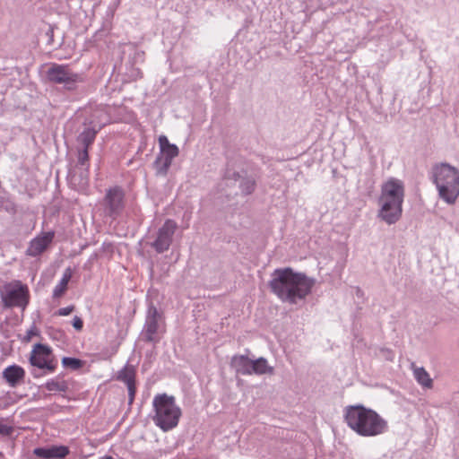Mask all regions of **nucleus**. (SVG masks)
I'll list each match as a JSON object with an SVG mask.
<instances>
[{
    "label": "nucleus",
    "instance_id": "aec40b11",
    "mask_svg": "<svg viewBox=\"0 0 459 459\" xmlns=\"http://www.w3.org/2000/svg\"><path fill=\"white\" fill-rule=\"evenodd\" d=\"M411 368L416 381L424 388H431L433 381L426 369L423 367H416L414 363L411 364Z\"/></svg>",
    "mask_w": 459,
    "mask_h": 459
},
{
    "label": "nucleus",
    "instance_id": "2f4dec72",
    "mask_svg": "<svg viewBox=\"0 0 459 459\" xmlns=\"http://www.w3.org/2000/svg\"><path fill=\"white\" fill-rule=\"evenodd\" d=\"M238 178H239V174L238 172L232 171L231 169H227V170L225 172L226 179H232L234 181H237Z\"/></svg>",
    "mask_w": 459,
    "mask_h": 459
},
{
    "label": "nucleus",
    "instance_id": "72a5a7b5",
    "mask_svg": "<svg viewBox=\"0 0 459 459\" xmlns=\"http://www.w3.org/2000/svg\"><path fill=\"white\" fill-rule=\"evenodd\" d=\"M91 125L95 126V124H93V122H91ZM98 127H99V126L96 125V128H98Z\"/></svg>",
    "mask_w": 459,
    "mask_h": 459
},
{
    "label": "nucleus",
    "instance_id": "0eeeda50",
    "mask_svg": "<svg viewBox=\"0 0 459 459\" xmlns=\"http://www.w3.org/2000/svg\"><path fill=\"white\" fill-rule=\"evenodd\" d=\"M48 81L60 84L65 90L74 91L82 82L81 74L74 72L67 65L53 64L47 72Z\"/></svg>",
    "mask_w": 459,
    "mask_h": 459
},
{
    "label": "nucleus",
    "instance_id": "cd10ccee",
    "mask_svg": "<svg viewBox=\"0 0 459 459\" xmlns=\"http://www.w3.org/2000/svg\"><path fill=\"white\" fill-rule=\"evenodd\" d=\"M74 306H68L65 307H61L57 310L56 314L58 316H65L70 315L74 311Z\"/></svg>",
    "mask_w": 459,
    "mask_h": 459
},
{
    "label": "nucleus",
    "instance_id": "393cba45",
    "mask_svg": "<svg viewBox=\"0 0 459 459\" xmlns=\"http://www.w3.org/2000/svg\"><path fill=\"white\" fill-rule=\"evenodd\" d=\"M255 180L252 178H245L240 183V188L245 195L251 194L255 189Z\"/></svg>",
    "mask_w": 459,
    "mask_h": 459
},
{
    "label": "nucleus",
    "instance_id": "f3484780",
    "mask_svg": "<svg viewBox=\"0 0 459 459\" xmlns=\"http://www.w3.org/2000/svg\"><path fill=\"white\" fill-rule=\"evenodd\" d=\"M252 364L253 359L245 355H235L231 359V366L241 375H251Z\"/></svg>",
    "mask_w": 459,
    "mask_h": 459
},
{
    "label": "nucleus",
    "instance_id": "a211bd4d",
    "mask_svg": "<svg viewBox=\"0 0 459 459\" xmlns=\"http://www.w3.org/2000/svg\"><path fill=\"white\" fill-rule=\"evenodd\" d=\"M102 126L103 125H99L98 128H96V126L87 127L78 135L77 142L82 145V149H89V147L93 143L96 134Z\"/></svg>",
    "mask_w": 459,
    "mask_h": 459
},
{
    "label": "nucleus",
    "instance_id": "1a4fd4ad",
    "mask_svg": "<svg viewBox=\"0 0 459 459\" xmlns=\"http://www.w3.org/2000/svg\"><path fill=\"white\" fill-rule=\"evenodd\" d=\"M30 362L31 366L39 369H46L49 373H53L57 366V362L52 355L50 347L41 343H36L33 346Z\"/></svg>",
    "mask_w": 459,
    "mask_h": 459
},
{
    "label": "nucleus",
    "instance_id": "9b49d317",
    "mask_svg": "<svg viewBox=\"0 0 459 459\" xmlns=\"http://www.w3.org/2000/svg\"><path fill=\"white\" fill-rule=\"evenodd\" d=\"M177 229V223L172 220H167L157 232V237L151 246L157 253L167 251L171 243Z\"/></svg>",
    "mask_w": 459,
    "mask_h": 459
},
{
    "label": "nucleus",
    "instance_id": "4468645a",
    "mask_svg": "<svg viewBox=\"0 0 459 459\" xmlns=\"http://www.w3.org/2000/svg\"><path fill=\"white\" fill-rule=\"evenodd\" d=\"M54 238L53 232H47L43 236L37 237L30 242L27 248V255L30 256H38L43 253L48 245L52 242Z\"/></svg>",
    "mask_w": 459,
    "mask_h": 459
},
{
    "label": "nucleus",
    "instance_id": "dca6fc26",
    "mask_svg": "<svg viewBox=\"0 0 459 459\" xmlns=\"http://www.w3.org/2000/svg\"><path fill=\"white\" fill-rule=\"evenodd\" d=\"M78 161H77V169L80 170V178L82 186L87 185L89 178V150L87 149H79L78 150Z\"/></svg>",
    "mask_w": 459,
    "mask_h": 459
},
{
    "label": "nucleus",
    "instance_id": "f257e3e1",
    "mask_svg": "<svg viewBox=\"0 0 459 459\" xmlns=\"http://www.w3.org/2000/svg\"><path fill=\"white\" fill-rule=\"evenodd\" d=\"M314 285V279L305 273H296L290 267L275 269L269 281L272 292L281 301L290 304L304 299Z\"/></svg>",
    "mask_w": 459,
    "mask_h": 459
},
{
    "label": "nucleus",
    "instance_id": "39448f33",
    "mask_svg": "<svg viewBox=\"0 0 459 459\" xmlns=\"http://www.w3.org/2000/svg\"><path fill=\"white\" fill-rule=\"evenodd\" d=\"M155 414L154 423L164 431L174 429L179 421L181 410L176 404L174 396L167 394H157L152 401Z\"/></svg>",
    "mask_w": 459,
    "mask_h": 459
},
{
    "label": "nucleus",
    "instance_id": "4be33fe9",
    "mask_svg": "<svg viewBox=\"0 0 459 459\" xmlns=\"http://www.w3.org/2000/svg\"><path fill=\"white\" fill-rule=\"evenodd\" d=\"M135 368L133 365H129L128 363L125 365V367L118 371L117 373V380L124 382L126 385H130L135 383Z\"/></svg>",
    "mask_w": 459,
    "mask_h": 459
},
{
    "label": "nucleus",
    "instance_id": "2eb2a0df",
    "mask_svg": "<svg viewBox=\"0 0 459 459\" xmlns=\"http://www.w3.org/2000/svg\"><path fill=\"white\" fill-rule=\"evenodd\" d=\"M2 377L9 386L15 387L23 380L25 371L21 366L11 365L4 369Z\"/></svg>",
    "mask_w": 459,
    "mask_h": 459
},
{
    "label": "nucleus",
    "instance_id": "9d476101",
    "mask_svg": "<svg viewBox=\"0 0 459 459\" xmlns=\"http://www.w3.org/2000/svg\"><path fill=\"white\" fill-rule=\"evenodd\" d=\"M124 197L122 188L115 186L108 189L103 200L104 214L113 220L117 219L124 210Z\"/></svg>",
    "mask_w": 459,
    "mask_h": 459
},
{
    "label": "nucleus",
    "instance_id": "7c9ffc66",
    "mask_svg": "<svg viewBox=\"0 0 459 459\" xmlns=\"http://www.w3.org/2000/svg\"><path fill=\"white\" fill-rule=\"evenodd\" d=\"M159 143H160V150L166 149L168 146H176L175 144L169 143L168 138L165 135L160 136Z\"/></svg>",
    "mask_w": 459,
    "mask_h": 459
},
{
    "label": "nucleus",
    "instance_id": "f8f14e48",
    "mask_svg": "<svg viewBox=\"0 0 459 459\" xmlns=\"http://www.w3.org/2000/svg\"><path fill=\"white\" fill-rule=\"evenodd\" d=\"M178 152V146H168L166 149H161L153 164L157 174L165 176Z\"/></svg>",
    "mask_w": 459,
    "mask_h": 459
},
{
    "label": "nucleus",
    "instance_id": "f03ea898",
    "mask_svg": "<svg viewBox=\"0 0 459 459\" xmlns=\"http://www.w3.org/2000/svg\"><path fill=\"white\" fill-rule=\"evenodd\" d=\"M343 418L347 426L360 437H377L388 430L387 421L376 411L362 404L346 406Z\"/></svg>",
    "mask_w": 459,
    "mask_h": 459
},
{
    "label": "nucleus",
    "instance_id": "c85d7f7f",
    "mask_svg": "<svg viewBox=\"0 0 459 459\" xmlns=\"http://www.w3.org/2000/svg\"><path fill=\"white\" fill-rule=\"evenodd\" d=\"M39 331L35 325H32L26 333L25 341H30L32 336L38 335Z\"/></svg>",
    "mask_w": 459,
    "mask_h": 459
},
{
    "label": "nucleus",
    "instance_id": "20e7f679",
    "mask_svg": "<svg viewBox=\"0 0 459 459\" xmlns=\"http://www.w3.org/2000/svg\"><path fill=\"white\" fill-rule=\"evenodd\" d=\"M432 180L439 197L448 204H455L459 196V170L447 163L435 165Z\"/></svg>",
    "mask_w": 459,
    "mask_h": 459
},
{
    "label": "nucleus",
    "instance_id": "ddd939ff",
    "mask_svg": "<svg viewBox=\"0 0 459 459\" xmlns=\"http://www.w3.org/2000/svg\"><path fill=\"white\" fill-rule=\"evenodd\" d=\"M33 454L39 459H63L69 454V448L65 446L37 447Z\"/></svg>",
    "mask_w": 459,
    "mask_h": 459
},
{
    "label": "nucleus",
    "instance_id": "473e14b6",
    "mask_svg": "<svg viewBox=\"0 0 459 459\" xmlns=\"http://www.w3.org/2000/svg\"><path fill=\"white\" fill-rule=\"evenodd\" d=\"M101 459H114V458H113V457H111V456H105V457H103V458H101Z\"/></svg>",
    "mask_w": 459,
    "mask_h": 459
},
{
    "label": "nucleus",
    "instance_id": "b1692460",
    "mask_svg": "<svg viewBox=\"0 0 459 459\" xmlns=\"http://www.w3.org/2000/svg\"><path fill=\"white\" fill-rule=\"evenodd\" d=\"M62 365L65 368H69L73 370H77L82 367L83 362L76 358L64 357L62 359Z\"/></svg>",
    "mask_w": 459,
    "mask_h": 459
},
{
    "label": "nucleus",
    "instance_id": "423d86ee",
    "mask_svg": "<svg viewBox=\"0 0 459 459\" xmlns=\"http://www.w3.org/2000/svg\"><path fill=\"white\" fill-rule=\"evenodd\" d=\"M4 307L26 308L30 301V290L21 281H13L3 285L0 290Z\"/></svg>",
    "mask_w": 459,
    "mask_h": 459
},
{
    "label": "nucleus",
    "instance_id": "412c9836",
    "mask_svg": "<svg viewBox=\"0 0 459 459\" xmlns=\"http://www.w3.org/2000/svg\"><path fill=\"white\" fill-rule=\"evenodd\" d=\"M273 373V368L268 364L266 359L260 357L256 359H253L251 375H264Z\"/></svg>",
    "mask_w": 459,
    "mask_h": 459
},
{
    "label": "nucleus",
    "instance_id": "7ed1b4c3",
    "mask_svg": "<svg viewBox=\"0 0 459 459\" xmlns=\"http://www.w3.org/2000/svg\"><path fill=\"white\" fill-rule=\"evenodd\" d=\"M404 196L403 182L395 178H389L381 186L377 217L388 225L397 222L402 217Z\"/></svg>",
    "mask_w": 459,
    "mask_h": 459
},
{
    "label": "nucleus",
    "instance_id": "a878e982",
    "mask_svg": "<svg viewBox=\"0 0 459 459\" xmlns=\"http://www.w3.org/2000/svg\"><path fill=\"white\" fill-rule=\"evenodd\" d=\"M13 432V428L7 424H4L0 420V434L3 436H9Z\"/></svg>",
    "mask_w": 459,
    "mask_h": 459
},
{
    "label": "nucleus",
    "instance_id": "5701e85b",
    "mask_svg": "<svg viewBox=\"0 0 459 459\" xmlns=\"http://www.w3.org/2000/svg\"><path fill=\"white\" fill-rule=\"evenodd\" d=\"M71 277H72L71 269L67 268L65 271L59 283L53 290V297L54 298H58L64 294V292L65 291V290L67 288V284H68Z\"/></svg>",
    "mask_w": 459,
    "mask_h": 459
},
{
    "label": "nucleus",
    "instance_id": "6ab92c4d",
    "mask_svg": "<svg viewBox=\"0 0 459 459\" xmlns=\"http://www.w3.org/2000/svg\"><path fill=\"white\" fill-rule=\"evenodd\" d=\"M45 388L49 392L66 393L70 387V382L63 377L57 376L45 383Z\"/></svg>",
    "mask_w": 459,
    "mask_h": 459
},
{
    "label": "nucleus",
    "instance_id": "c756f323",
    "mask_svg": "<svg viewBox=\"0 0 459 459\" xmlns=\"http://www.w3.org/2000/svg\"><path fill=\"white\" fill-rule=\"evenodd\" d=\"M72 324L74 329L77 331H81L83 327V322L82 318L77 316L74 317Z\"/></svg>",
    "mask_w": 459,
    "mask_h": 459
},
{
    "label": "nucleus",
    "instance_id": "bb28decb",
    "mask_svg": "<svg viewBox=\"0 0 459 459\" xmlns=\"http://www.w3.org/2000/svg\"><path fill=\"white\" fill-rule=\"evenodd\" d=\"M126 386H127L128 396H129V403H132L134 399V395H135V392H136L135 383L126 385Z\"/></svg>",
    "mask_w": 459,
    "mask_h": 459
},
{
    "label": "nucleus",
    "instance_id": "f704fd0d",
    "mask_svg": "<svg viewBox=\"0 0 459 459\" xmlns=\"http://www.w3.org/2000/svg\"><path fill=\"white\" fill-rule=\"evenodd\" d=\"M34 377H38V375L35 372H32Z\"/></svg>",
    "mask_w": 459,
    "mask_h": 459
},
{
    "label": "nucleus",
    "instance_id": "6e6552de",
    "mask_svg": "<svg viewBox=\"0 0 459 459\" xmlns=\"http://www.w3.org/2000/svg\"><path fill=\"white\" fill-rule=\"evenodd\" d=\"M162 314L157 307L151 304L148 307L145 323L141 333L142 338L147 342H158L160 341V324Z\"/></svg>",
    "mask_w": 459,
    "mask_h": 459
}]
</instances>
